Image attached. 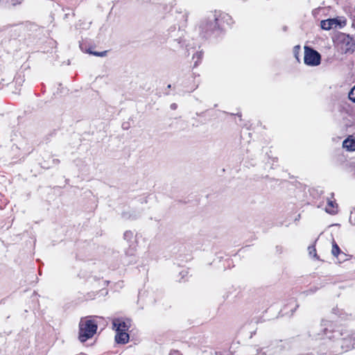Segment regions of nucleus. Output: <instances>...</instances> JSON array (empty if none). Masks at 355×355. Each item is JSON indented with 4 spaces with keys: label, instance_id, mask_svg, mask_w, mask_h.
Here are the masks:
<instances>
[{
    "label": "nucleus",
    "instance_id": "obj_1",
    "mask_svg": "<svg viewBox=\"0 0 355 355\" xmlns=\"http://www.w3.org/2000/svg\"><path fill=\"white\" fill-rule=\"evenodd\" d=\"M97 330V323L88 318H81L79 322L78 339L85 343L92 338Z\"/></svg>",
    "mask_w": 355,
    "mask_h": 355
},
{
    "label": "nucleus",
    "instance_id": "obj_2",
    "mask_svg": "<svg viewBox=\"0 0 355 355\" xmlns=\"http://www.w3.org/2000/svg\"><path fill=\"white\" fill-rule=\"evenodd\" d=\"M346 24V19L341 17L322 20L320 26L323 30L329 31L331 29L342 28Z\"/></svg>",
    "mask_w": 355,
    "mask_h": 355
},
{
    "label": "nucleus",
    "instance_id": "obj_3",
    "mask_svg": "<svg viewBox=\"0 0 355 355\" xmlns=\"http://www.w3.org/2000/svg\"><path fill=\"white\" fill-rule=\"evenodd\" d=\"M320 60L321 56L318 51L309 46H304V61L306 65L313 67L318 66L320 64Z\"/></svg>",
    "mask_w": 355,
    "mask_h": 355
},
{
    "label": "nucleus",
    "instance_id": "obj_4",
    "mask_svg": "<svg viewBox=\"0 0 355 355\" xmlns=\"http://www.w3.org/2000/svg\"><path fill=\"white\" fill-rule=\"evenodd\" d=\"M112 324L116 331H127L130 327L131 321L129 319L116 318Z\"/></svg>",
    "mask_w": 355,
    "mask_h": 355
},
{
    "label": "nucleus",
    "instance_id": "obj_5",
    "mask_svg": "<svg viewBox=\"0 0 355 355\" xmlns=\"http://www.w3.org/2000/svg\"><path fill=\"white\" fill-rule=\"evenodd\" d=\"M342 42L345 46V53L355 51V40L352 37L349 35H344Z\"/></svg>",
    "mask_w": 355,
    "mask_h": 355
},
{
    "label": "nucleus",
    "instance_id": "obj_6",
    "mask_svg": "<svg viewBox=\"0 0 355 355\" xmlns=\"http://www.w3.org/2000/svg\"><path fill=\"white\" fill-rule=\"evenodd\" d=\"M343 147L348 151L355 150V137L349 136L343 142Z\"/></svg>",
    "mask_w": 355,
    "mask_h": 355
},
{
    "label": "nucleus",
    "instance_id": "obj_7",
    "mask_svg": "<svg viewBox=\"0 0 355 355\" xmlns=\"http://www.w3.org/2000/svg\"><path fill=\"white\" fill-rule=\"evenodd\" d=\"M115 340L117 343H127L129 340V335L127 331H116Z\"/></svg>",
    "mask_w": 355,
    "mask_h": 355
},
{
    "label": "nucleus",
    "instance_id": "obj_8",
    "mask_svg": "<svg viewBox=\"0 0 355 355\" xmlns=\"http://www.w3.org/2000/svg\"><path fill=\"white\" fill-rule=\"evenodd\" d=\"M325 211L330 214H335L337 213V207L335 202L329 200Z\"/></svg>",
    "mask_w": 355,
    "mask_h": 355
},
{
    "label": "nucleus",
    "instance_id": "obj_9",
    "mask_svg": "<svg viewBox=\"0 0 355 355\" xmlns=\"http://www.w3.org/2000/svg\"><path fill=\"white\" fill-rule=\"evenodd\" d=\"M326 337L329 339H336L338 340L340 337L343 336L344 334L340 331H334L333 332V335H329L330 334L329 331L325 330Z\"/></svg>",
    "mask_w": 355,
    "mask_h": 355
},
{
    "label": "nucleus",
    "instance_id": "obj_10",
    "mask_svg": "<svg viewBox=\"0 0 355 355\" xmlns=\"http://www.w3.org/2000/svg\"><path fill=\"white\" fill-rule=\"evenodd\" d=\"M344 342L345 343V347L347 348H349V347H355V334L353 335V338H342Z\"/></svg>",
    "mask_w": 355,
    "mask_h": 355
},
{
    "label": "nucleus",
    "instance_id": "obj_11",
    "mask_svg": "<svg viewBox=\"0 0 355 355\" xmlns=\"http://www.w3.org/2000/svg\"><path fill=\"white\" fill-rule=\"evenodd\" d=\"M340 252V250L338 245L336 244V243L335 241H334L332 243V250H331L332 254L335 257H337Z\"/></svg>",
    "mask_w": 355,
    "mask_h": 355
},
{
    "label": "nucleus",
    "instance_id": "obj_12",
    "mask_svg": "<svg viewBox=\"0 0 355 355\" xmlns=\"http://www.w3.org/2000/svg\"><path fill=\"white\" fill-rule=\"evenodd\" d=\"M309 254L310 256L313 257V258L318 259L317 257V253H316V249L315 246H309L308 248Z\"/></svg>",
    "mask_w": 355,
    "mask_h": 355
},
{
    "label": "nucleus",
    "instance_id": "obj_13",
    "mask_svg": "<svg viewBox=\"0 0 355 355\" xmlns=\"http://www.w3.org/2000/svg\"><path fill=\"white\" fill-rule=\"evenodd\" d=\"M124 239L130 241L134 237V233L131 231H125L123 234Z\"/></svg>",
    "mask_w": 355,
    "mask_h": 355
},
{
    "label": "nucleus",
    "instance_id": "obj_14",
    "mask_svg": "<svg viewBox=\"0 0 355 355\" xmlns=\"http://www.w3.org/2000/svg\"><path fill=\"white\" fill-rule=\"evenodd\" d=\"M87 52L89 54H92L94 55L98 56V57H104V56H105L107 55V51H102V52L87 51Z\"/></svg>",
    "mask_w": 355,
    "mask_h": 355
},
{
    "label": "nucleus",
    "instance_id": "obj_15",
    "mask_svg": "<svg viewBox=\"0 0 355 355\" xmlns=\"http://www.w3.org/2000/svg\"><path fill=\"white\" fill-rule=\"evenodd\" d=\"M348 96L350 101L355 103V85L350 90Z\"/></svg>",
    "mask_w": 355,
    "mask_h": 355
},
{
    "label": "nucleus",
    "instance_id": "obj_16",
    "mask_svg": "<svg viewBox=\"0 0 355 355\" xmlns=\"http://www.w3.org/2000/svg\"><path fill=\"white\" fill-rule=\"evenodd\" d=\"M300 51V45H297L293 48V53L297 60H299Z\"/></svg>",
    "mask_w": 355,
    "mask_h": 355
},
{
    "label": "nucleus",
    "instance_id": "obj_17",
    "mask_svg": "<svg viewBox=\"0 0 355 355\" xmlns=\"http://www.w3.org/2000/svg\"><path fill=\"white\" fill-rule=\"evenodd\" d=\"M169 355H182V354L179 351L173 349L170 352Z\"/></svg>",
    "mask_w": 355,
    "mask_h": 355
},
{
    "label": "nucleus",
    "instance_id": "obj_18",
    "mask_svg": "<svg viewBox=\"0 0 355 355\" xmlns=\"http://www.w3.org/2000/svg\"><path fill=\"white\" fill-rule=\"evenodd\" d=\"M10 2L13 5V6H15L17 4H19L21 3V0H10Z\"/></svg>",
    "mask_w": 355,
    "mask_h": 355
},
{
    "label": "nucleus",
    "instance_id": "obj_19",
    "mask_svg": "<svg viewBox=\"0 0 355 355\" xmlns=\"http://www.w3.org/2000/svg\"><path fill=\"white\" fill-rule=\"evenodd\" d=\"M171 108L172 109H175L176 108V105L175 104H172L171 105Z\"/></svg>",
    "mask_w": 355,
    "mask_h": 355
},
{
    "label": "nucleus",
    "instance_id": "obj_20",
    "mask_svg": "<svg viewBox=\"0 0 355 355\" xmlns=\"http://www.w3.org/2000/svg\"><path fill=\"white\" fill-rule=\"evenodd\" d=\"M197 56H198V59L200 60V57H201V55L198 53H196Z\"/></svg>",
    "mask_w": 355,
    "mask_h": 355
},
{
    "label": "nucleus",
    "instance_id": "obj_21",
    "mask_svg": "<svg viewBox=\"0 0 355 355\" xmlns=\"http://www.w3.org/2000/svg\"><path fill=\"white\" fill-rule=\"evenodd\" d=\"M347 337H349V335H347ZM345 338H346V336H345ZM349 338H348V339H349Z\"/></svg>",
    "mask_w": 355,
    "mask_h": 355
}]
</instances>
